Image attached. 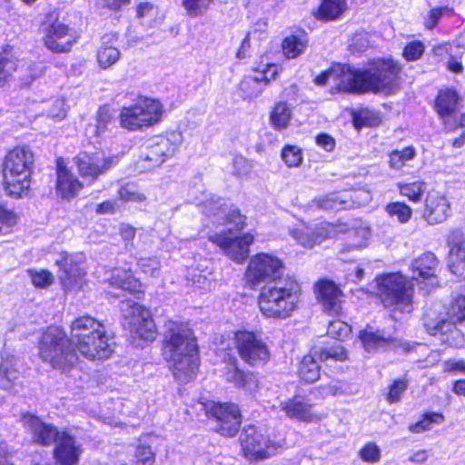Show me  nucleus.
I'll return each instance as SVG.
<instances>
[{
    "mask_svg": "<svg viewBox=\"0 0 465 465\" xmlns=\"http://www.w3.org/2000/svg\"><path fill=\"white\" fill-rule=\"evenodd\" d=\"M163 354L174 378L181 383L193 380L198 369V346L193 331L184 323L164 324Z\"/></svg>",
    "mask_w": 465,
    "mask_h": 465,
    "instance_id": "f257e3e1",
    "label": "nucleus"
},
{
    "mask_svg": "<svg viewBox=\"0 0 465 465\" xmlns=\"http://www.w3.org/2000/svg\"><path fill=\"white\" fill-rule=\"evenodd\" d=\"M205 211L212 218L213 223L229 226L228 232L212 234L209 240L218 245L232 261L238 263L245 261L249 257V247L253 242L254 237L250 233L241 237L232 234V230L243 229L245 216L242 215L237 208H228L221 200L206 204Z\"/></svg>",
    "mask_w": 465,
    "mask_h": 465,
    "instance_id": "f03ea898",
    "label": "nucleus"
},
{
    "mask_svg": "<svg viewBox=\"0 0 465 465\" xmlns=\"http://www.w3.org/2000/svg\"><path fill=\"white\" fill-rule=\"evenodd\" d=\"M398 71L392 60H375L366 69L342 71L337 87L341 92L357 94L381 93L391 88Z\"/></svg>",
    "mask_w": 465,
    "mask_h": 465,
    "instance_id": "7ed1b4c3",
    "label": "nucleus"
},
{
    "mask_svg": "<svg viewBox=\"0 0 465 465\" xmlns=\"http://www.w3.org/2000/svg\"><path fill=\"white\" fill-rule=\"evenodd\" d=\"M300 292L299 283L290 277L269 282L260 292L259 309L267 318L285 320L297 309Z\"/></svg>",
    "mask_w": 465,
    "mask_h": 465,
    "instance_id": "20e7f679",
    "label": "nucleus"
},
{
    "mask_svg": "<svg viewBox=\"0 0 465 465\" xmlns=\"http://www.w3.org/2000/svg\"><path fill=\"white\" fill-rule=\"evenodd\" d=\"M38 356L54 370L67 372L78 361L71 339L60 327L49 326L38 341Z\"/></svg>",
    "mask_w": 465,
    "mask_h": 465,
    "instance_id": "39448f33",
    "label": "nucleus"
},
{
    "mask_svg": "<svg viewBox=\"0 0 465 465\" xmlns=\"http://www.w3.org/2000/svg\"><path fill=\"white\" fill-rule=\"evenodd\" d=\"M34 153L25 146L15 147L3 164L5 190L8 195L21 197L30 187Z\"/></svg>",
    "mask_w": 465,
    "mask_h": 465,
    "instance_id": "423d86ee",
    "label": "nucleus"
},
{
    "mask_svg": "<svg viewBox=\"0 0 465 465\" xmlns=\"http://www.w3.org/2000/svg\"><path fill=\"white\" fill-rule=\"evenodd\" d=\"M376 295L385 308L410 312L412 306L413 285L400 272L376 277Z\"/></svg>",
    "mask_w": 465,
    "mask_h": 465,
    "instance_id": "0eeeda50",
    "label": "nucleus"
},
{
    "mask_svg": "<svg viewBox=\"0 0 465 465\" xmlns=\"http://www.w3.org/2000/svg\"><path fill=\"white\" fill-rule=\"evenodd\" d=\"M182 143L180 133L169 136H154L147 140L141 148L135 168L144 173L160 167L167 159L174 156Z\"/></svg>",
    "mask_w": 465,
    "mask_h": 465,
    "instance_id": "6e6552de",
    "label": "nucleus"
},
{
    "mask_svg": "<svg viewBox=\"0 0 465 465\" xmlns=\"http://www.w3.org/2000/svg\"><path fill=\"white\" fill-rule=\"evenodd\" d=\"M121 312L124 317L123 324L134 338H139L146 342L155 340L156 326L149 310L134 301L127 300L121 302Z\"/></svg>",
    "mask_w": 465,
    "mask_h": 465,
    "instance_id": "1a4fd4ad",
    "label": "nucleus"
},
{
    "mask_svg": "<svg viewBox=\"0 0 465 465\" xmlns=\"http://www.w3.org/2000/svg\"><path fill=\"white\" fill-rule=\"evenodd\" d=\"M282 262L274 256L260 253L252 257L246 271V281L248 285L254 289L260 283L265 284L284 280L282 278Z\"/></svg>",
    "mask_w": 465,
    "mask_h": 465,
    "instance_id": "9d476101",
    "label": "nucleus"
},
{
    "mask_svg": "<svg viewBox=\"0 0 465 465\" xmlns=\"http://www.w3.org/2000/svg\"><path fill=\"white\" fill-rule=\"evenodd\" d=\"M239 442L243 456L250 461L266 460L276 452V447L261 428L248 425L242 430Z\"/></svg>",
    "mask_w": 465,
    "mask_h": 465,
    "instance_id": "9b49d317",
    "label": "nucleus"
},
{
    "mask_svg": "<svg viewBox=\"0 0 465 465\" xmlns=\"http://www.w3.org/2000/svg\"><path fill=\"white\" fill-rule=\"evenodd\" d=\"M235 347L240 358L251 366L263 365L270 359V351L266 342L260 334L253 331H237Z\"/></svg>",
    "mask_w": 465,
    "mask_h": 465,
    "instance_id": "f8f14e48",
    "label": "nucleus"
},
{
    "mask_svg": "<svg viewBox=\"0 0 465 465\" xmlns=\"http://www.w3.org/2000/svg\"><path fill=\"white\" fill-rule=\"evenodd\" d=\"M207 416L215 421L214 430L224 437H234L242 424L239 407L231 402H213L206 407Z\"/></svg>",
    "mask_w": 465,
    "mask_h": 465,
    "instance_id": "ddd939ff",
    "label": "nucleus"
},
{
    "mask_svg": "<svg viewBox=\"0 0 465 465\" xmlns=\"http://www.w3.org/2000/svg\"><path fill=\"white\" fill-rule=\"evenodd\" d=\"M43 32L45 45L55 53L70 51L75 42L72 30L55 14H50L43 23Z\"/></svg>",
    "mask_w": 465,
    "mask_h": 465,
    "instance_id": "4468645a",
    "label": "nucleus"
},
{
    "mask_svg": "<svg viewBox=\"0 0 465 465\" xmlns=\"http://www.w3.org/2000/svg\"><path fill=\"white\" fill-rule=\"evenodd\" d=\"M371 200V193L364 189L333 192L314 202L324 210H347L367 204Z\"/></svg>",
    "mask_w": 465,
    "mask_h": 465,
    "instance_id": "2eb2a0df",
    "label": "nucleus"
},
{
    "mask_svg": "<svg viewBox=\"0 0 465 465\" xmlns=\"http://www.w3.org/2000/svg\"><path fill=\"white\" fill-rule=\"evenodd\" d=\"M117 162V156H106L98 152L93 153L82 152L74 158L80 175L91 183L107 173L116 165Z\"/></svg>",
    "mask_w": 465,
    "mask_h": 465,
    "instance_id": "dca6fc26",
    "label": "nucleus"
},
{
    "mask_svg": "<svg viewBox=\"0 0 465 465\" xmlns=\"http://www.w3.org/2000/svg\"><path fill=\"white\" fill-rule=\"evenodd\" d=\"M272 409L284 412L286 417L292 420L305 422L320 420V417L312 411V405L302 396H295L285 401H281L278 405H273Z\"/></svg>",
    "mask_w": 465,
    "mask_h": 465,
    "instance_id": "f3484780",
    "label": "nucleus"
},
{
    "mask_svg": "<svg viewBox=\"0 0 465 465\" xmlns=\"http://www.w3.org/2000/svg\"><path fill=\"white\" fill-rule=\"evenodd\" d=\"M106 332L104 325L91 316H82L71 323L70 339L72 343L82 342L85 345V340L100 338Z\"/></svg>",
    "mask_w": 465,
    "mask_h": 465,
    "instance_id": "a211bd4d",
    "label": "nucleus"
},
{
    "mask_svg": "<svg viewBox=\"0 0 465 465\" xmlns=\"http://www.w3.org/2000/svg\"><path fill=\"white\" fill-rule=\"evenodd\" d=\"M450 213V204L444 195L438 192L428 193L422 217L429 224L435 225L445 222Z\"/></svg>",
    "mask_w": 465,
    "mask_h": 465,
    "instance_id": "6ab92c4d",
    "label": "nucleus"
},
{
    "mask_svg": "<svg viewBox=\"0 0 465 465\" xmlns=\"http://www.w3.org/2000/svg\"><path fill=\"white\" fill-rule=\"evenodd\" d=\"M22 422L33 433L34 440L42 445L56 444L62 435L54 426L42 422L30 413L23 414Z\"/></svg>",
    "mask_w": 465,
    "mask_h": 465,
    "instance_id": "aec40b11",
    "label": "nucleus"
},
{
    "mask_svg": "<svg viewBox=\"0 0 465 465\" xmlns=\"http://www.w3.org/2000/svg\"><path fill=\"white\" fill-rule=\"evenodd\" d=\"M55 263L61 270L59 277L64 289L71 290L82 286L84 273L72 255L62 252L58 254Z\"/></svg>",
    "mask_w": 465,
    "mask_h": 465,
    "instance_id": "412c9836",
    "label": "nucleus"
},
{
    "mask_svg": "<svg viewBox=\"0 0 465 465\" xmlns=\"http://www.w3.org/2000/svg\"><path fill=\"white\" fill-rule=\"evenodd\" d=\"M276 74L275 65H270L266 71L256 72L254 75L245 76L240 83L242 96L244 99L258 97L271 80L275 78Z\"/></svg>",
    "mask_w": 465,
    "mask_h": 465,
    "instance_id": "4be33fe9",
    "label": "nucleus"
},
{
    "mask_svg": "<svg viewBox=\"0 0 465 465\" xmlns=\"http://www.w3.org/2000/svg\"><path fill=\"white\" fill-rule=\"evenodd\" d=\"M84 347L82 342L73 344L75 352L78 351L83 357L91 361H100L108 359L112 352L113 348L110 343V339L107 333L102 335L100 338H90L84 341Z\"/></svg>",
    "mask_w": 465,
    "mask_h": 465,
    "instance_id": "5701e85b",
    "label": "nucleus"
},
{
    "mask_svg": "<svg viewBox=\"0 0 465 465\" xmlns=\"http://www.w3.org/2000/svg\"><path fill=\"white\" fill-rule=\"evenodd\" d=\"M317 298L325 312L331 314H339L341 310V291L332 281L320 280L315 284Z\"/></svg>",
    "mask_w": 465,
    "mask_h": 465,
    "instance_id": "b1692460",
    "label": "nucleus"
},
{
    "mask_svg": "<svg viewBox=\"0 0 465 465\" xmlns=\"http://www.w3.org/2000/svg\"><path fill=\"white\" fill-rule=\"evenodd\" d=\"M82 451L81 446L76 445L74 437L62 432L54 449V458L58 465H77Z\"/></svg>",
    "mask_w": 465,
    "mask_h": 465,
    "instance_id": "393cba45",
    "label": "nucleus"
},
{
    "mask_svg": "<svg viewBox=\"0 0 465 465\" xmlns=\"http://www.w3.org/2000/svg\"><path fill=\"white\" fill-rule=\"evenodd\" d=\"M83 187L82 183L60 162H57L56 189L63 198L74 197Z\"/></svg>",
    "mask_w": 465,
    "mask_h": 465,
    "instance_id": "a878e982",
    "label": "nucleus"
},
{
    "mask_svg": "<svg viewBox=\"0 0 465 465\" xmlns=\"http://www.w3.org/2000/svg\"><path fill=\"white\" fill-rule=\"evenodd\" d=\"M440 304H434L433 307L428 308L423 315V324L428 333L435 335L439 331L451 330V323L448 322L447 317L441 312Z\"/></svg>",
    "mask_w": 465,
    "mask_h": 465,
    "instance_id": "bb28decb",
    "label": "nucleus"
},
{
    "mask_svg": "<svg viewBox=\"0 0 465 465\" xmlns=\"http://www.w3.org/2000/svg\"><path fill=\"white\" fill-rule=\"evenodd\" d=\"M438 259L432 252H425L416 258L411 263L412 279H430L435 276Z\"/></svg>",
    "mask_w": 465,
    "mask_h": 465,
    "instance_id": "cd10ccee",
    "label": "nucleus"
},
{
    "mask_svg": "<svg viewBox=\"0 0 465 465\" xmlns=\"http://www.w3.org/2000/svg\"><path fill=\"white\" fill-rule=\"evenodd\" d=\"M137 106L142 109L141 117L144 126L153 125L161 120L163 111L159 101L143 98L137 102Z\"/></svg>",
    "mask_w": 465,
    "mask_h": 465,
    "instance_id": "c85d7f7f",
    "label": "nucleus"
},
{
    "mask_svg": "<svg viewBox=\"0 0 465 465\" xmlns=\"http://www.w3.org/2000/svg\"><path fill=\"white\" fill-rule=\"evenodd\" d=\"M111 37L104 36L101 46L97 49L96 60L101 69L111 68L121 57L119 49L111 43Z\"/></svg>",
    "mask_w": 465,
    "mask_h": 465,
    "instance_id": "c756f323",
    "label": "nucleus"
},
{
    "mask_svg": "<svg viewBox=\"0 0 465 465\" xmlns=\"http://www.w3.org/2000/svg\"><path fill=\"white\" fill-rule=\"evenodd\" d=\"M318 351H313L303 357L299 365L298 375L300 379L308 383H312L320 378L321 367L316 360Z\"/></svg>",
    "mask_w": 465,
    "mask_h": 465,
    "instance_id": "7c9ffc66",
    "label": "nucleus"
},
{
    "mask_svg": "<svg viewBox=\"0 0 465 465\" xmlns=\"http://www.w3.org/2000/svg\"><path fill=\"white\" fill-rule=\"evenodd\" d=\"M354 235L361 239L342 245L338 251V258L342 262L352 261L354 258L353 253L367 245L370 232L366 229H361L360 231L355 232Z\"/></svg>",
    "mask_w": 465,
    "mask_h": 465,
    "instance_id": "2f4dec72",
    "label": "nucleus"
},
{
    "mask_svg": "<svg viewBox=\"0 0 465 465\" xmlns=\"http://www.w3.org/2000/svg\"><path fill=\"white\" fill-rule=\"evenodd\" d=\"M112 284L121 288L129 292H135L139 287L140 282L136 280L130 270L115 268L111 276Z\"/></svg>",
    "mask_w": 465,
    "mask_h": 465,
    "instance_id": "473e14b6",
    "label": "nucleus"
},
{
    "mask_svg": "<svg viewBox=\"0 0 465 465\" xmlns=\"http://www.w3.org/2000/svg\"><path fill=\"white\" fill-rule=\"evenodd\" d=\"M458 106V94L454 90L441 91L436 101V110L440 117H448Z\"/></svg>",
    "mask_w": 465,
    "mask_h": 465,
    "instance_id": "72a5a7b5",
    "label": "nucleus"
},
{
    "mask_svg": "<svg viewBox=\"0 0 465 465\" xmlns=\"http://www.w3.org/2000/svg\"><path fill=\"white\" fill-rule=\"evenodd\" d=\"M292 116V109L287 103L280 102L275 104L270 115L272 125L276 130H284L289 124Z\"/></svg>",
    "mask_w": 465,
    "mask_h": 465,
    "instance_id": "f704fd0d",
    "label": "nucleus"
},
{
    "mask_svg": "<svg viewBox=\"0 0 465 465\" xmlns=\"http://www.w3.org/2000/svg\"><path fill=\"white\" fill-rule=\"evenodd\" d=\"M142 109H139L137 103L129 107H124L120 114L122 127L128 130H137L144 126L141 117Z\"/></svg>",
    "mask_w": 465,
    "mask_h": 465,
    "instance_id": "c9c22d12",
    "label": "nucleus"
},
{
    "mask_svg": "<svg viewBox=\"0 0 465 465\" xmlns=\"http://www.w3.org/2000/svg\"><path fill=\"white\" fill-rule=\"evenodd\" d=\"M18 60L10 52L0 53V87L5 86L17 70Z\"/></svg>",
    "mask_w": 465,
    "mask_h": 465,
    "instance_id": "e433bc0d",
    "label": "nucleus"
},
{
    "mask_svg": "<svg viewBox=\"0 0 465 465\" xmlns=\"http://www.w3.org/2000/svg\"><path fill=\"white\" fill-rule=\"evenodd\" d=\"M359 338L368 352H373L379 348L384 347L390 341V337H385L381 331L370 330L361 331Z\"/></svg>",
    "mask_w": 465,
    "mask_h": 465,
    "instance_id": "4c0bfd02",
    "label": "nucleus"
},
{
    "mask_svg": "<svg viewBox=\"0 0 465 465\" xmlns=\"http://www.w3.org/2000/svg\"><path fill=\"white\" fill-rule=\"evenodd\" d=\"M344 0H323L318 10V18L321 20H334L345 10Z\"/></svg>",
    "mask_w": 465,
    "mask_h": 465,
    "instance_id": "58836bf2",
    "label": "nucleus"
},
{
    "mask_svg": "<svg viewBox=\"0 0 465 465\" xmlns=\"http://www.w3.org/2000/svg\"><path fill=\"white\" fill-rule=\"evenodd\" d=\"M293 238L302 246L312 248L316 244H320L325 235L319 229L306 228L304 230H294L292 232Z\"/></svg>",
    "mask_w": 465,
    "mask_h": 465,
    "instance_id": "ea45409f",
    "label": "nucleus"
},
{
    "mask_svg": "<svg viewBox=\"0 0 465 465\" xmlns=\"http://www.w3.org/2000/svg\"><path fill=\"white\" fill-rule=\"evenodd\" d=\"M114 124L115 123L110 110L106 107H102L97 114L96 124L90 126L89 132L93 133L96 137H101L106 131L111 130Z\"/></svg>",
    "mask_w": 465,
    "mask_h": 465,
    "instance_id": "a19ab883",
    "label": "nucleus"
},
{
    "mask_svg": "<svg viewBox=\"0 0 465 465\" xmlns=\"http://www.w3.org/2000/svg\"><path fill=\"white\" fill-rule=\"evenodd\" d=\"M307 40L297 35L287 36L282 42V51L284 55L289 58H296L302 54L307 47Z\"/></svg>",
    "mask_w": 465,
    "mask_h": 465,
    "instance_id": "79ce46f5",
    "label": "nucleus"
},
{
    "mask_svg": "<svg viewBox=\"0 0 465 465\" xmlns=\"http://www.w3.org/2000/svg\"><path fill=\"white\" fill-rule=\"evenodd\" d=\"M447 320L451 323L452 332L458 333L454 323L465 320V296L455 298L450 304L448 312H446Z\"/></svg>",
    "mask_w": 465,
    "mask_h": 465,
    "instance_id": "37998d69",
    "label": "nucleus"
},
{
    "mask_svg": "<svg viewBox=\"0 0 465 465\" xmlns=\"http://www.w3.org/2000/svg\"><path fill=\"white\" fill-rule=\"evenodd\" d=\"M385 211L388 215L401 223H408L412 215L411 208L404 203L394 202L390 203L385 206Z\"/></svg>",
    "mask_w": 465,
    "mask_h": 465,
    "instance_id": "c03bdc74",
    "label": "nucleus"
},
{
    "mask_svg": "<svg viewBox=\"0 0 465 465\" xmlns=\"http://www.w3.org/2000/svg\"><path fill=\"white\" fill-rule=\"evenodd\" d=\"M399 188L401 194L412 202H419L426 190L425 183L420 181L400 184Z\"/></svg>",
    "mask_w": 465,
    "mask_h": 465,
    "instance_id": "a18cd8bd",
    "label": "nucleus"
},
{
    "mask_svg": "<svg viewBox=\"0 0 465 465\" xmlns=\"http://www.w3.org/2000/svg\"><path fill=\"white\" fill-rule=\"evenodd\" d=\"M413 147H406L401 151L395 150L390 154V165L394 169H401L408 161L415 157Z\"/></svg>",
    "mask_w": 465,
    "mask_h": 465,
    "instance_id": "49530a36",
    "label": "nucleus"
},
{
    "mask_svg": "<svg viewBox=\"0 0 465 465\" xmlns=\"http://www.w3.org/2000/svg\"><path fill=\"white\" fill-rule=\"evenodd\" d=\"M444 420L441 413L430 412L424 416V419L410 426V430L413 433H420L430 430L432 423L440 424Z\"/></svg>",
    "mask_w": 465,
    "mask_h": 465,
    "instance_id": "de8ad7c7",
    "label": "nucleus"
},
{
    "mask_svg": "<svg viewBox=\"0 0 465 465\" xmlns=\"http://www.w3.org/2000/svg\"><path fill=\"white\" fill-rule=\"evenodd\" d=\"M318 358L326 361L329 360H333L336 361H344L347 360V351L344 347L337 343L331 347L322 349L321 351H318Z\"/></svg>",
    "mask_w": 465,
    "mask_h": 465,
    "instance_id": "09e8293b",
    "label": "nucleus"
},
{
    "mask_svg": "<svg viewBox=\"0 0 465 465\" xmlns=\"http://www.w3.org/2000/svg\"><path fill=\"white\" fill-rule=\"evenodd\" d=\"M214 0H182L188 15L196 17L204 14Z\"/></svg>",
    "mask_w": 465,
    "mask_h": 465,
    "instance_id": "8fccbe9b",
    "label": "nucleus"
},
{
    "mask_svg": "<svg viewBox=\"0 0 465 465\" xmlns=\"http://www.w3.org/2000/svg\"><path fill=\"white\" fill-rule=\"evenodd\" d=\"M282 159L288 167H297L302 162V153L297 146L286 145L282 151Z\"/></svg>",
    "mask_w": 465,
    "mask_h": 465,
    "instance_id": "3c124183",
    "label": "nucleus"
},
{
    "mask_svg": "<svg viewBox=\"0 0 465 465\" xmlns=\"http://www.w3.org/2000/svg\"><path fill=\"white\" fill-rule=\"evenodd\" d=\"M351 332V327L340 320L331 322L327 328L328 335L337 340H343L349 337Z\"/></svg>",
    "mask_w": 465,
    "mask_h": 465,
    "instance_id": "603ef678",
    "label": "nucleus"
},
{
    "mask_svg": "<svg viewBox=\"0 0 465 465\" xmlns=\"http://www.w3.org/2000/svg\"><path fill=\"white\" fill-rule=\"evenodd\" d=\"M465 262V246L450 248L449 267L453 273H458Z\"/></svg>",
    "mask_w": 465,
    "mask_h": 465,
    "instance_id": "864d4df0",
    "label": "nucleus"
},
{
    "mask_svg": "<svg viewBox=\"0 0 465 465\" xmlns=\"http://www.w3.org/2000/svg\"><path fill=\"white\" fill-rule=\"evenodd\" d=\"M119 198L124 202L140 203L145 200V195L136 189L134 185L126 184L118 192Z\"/></svg>",
    "mask_w": 465,
    "mask_h": 465,
    "instance_id": "5fc2aeb1",
    "label": "nucleus"
},
{
    "mask_svg": "<svg viewBox=\"0 0 465 465\" xmlns=\"http://www.w3.org/2000/svg\"><path fill=\"white\" fill-rule=\"evenodd\" d=\"M361 459L369 463L378 462L381 459V450L373 442L367 443L359 452Z\"/></svg>",
    "mask_w": 465,
    "mask_h": 465,
    "instance_id": "6e6d98bb",
    "label": "nucleus"
},
{
    "mask_svg": "<svg viewBox=\"0 0 465 465\" xmlns=\"http://www.w3.org/2000/svg\"><path fill=\"white\" fill-rule=\"evenodd\" d=\"M135 465H153L154 462V453L152 451L151 447L140 444L135 450Z\"/></svg>",
    "mask_w": 465,
    "mask_h": 465,
    "instance_id": "4d7b16f0",
    "label": "nucleus"
},
{
    "mask_svg": "<svg viewBox=\"0 0 465 465\" xmlns=\"http://www.w3.org/2000/svg\"><path fill=\"white\" fill-rule=\"evenodd\" d=\"M252 169V163L243 156H236L232 161V173L235 176L242 177L249 174Z\"/></svg>",
    "mask_w": 465,
    "mask_h": 465,
    "instance_id": "13d9d810",
    "label": "nucleus"
},
{
    "mask_svg": "<svg viewBox=\"0 0 465 465\" xmlns=\"http://www.w3.org/2000/svg\"><path fill=\"white\" fill-rule=\"evenodd\" d=\"M424 50L425 46L420 41H413L405 46L403 50V56L408 61H415L422 55Z\"/></svg>",
    "mask_w": 465,
    "mask_h": 465,
    "instance_id": "bf43d9fd",
    "label": "nucleus"
},
{
    "mask_svg": "<svg viewBox=\"0 0 465 465\" xmlns=\"http://www.w3.org/2000/svg\"><path fill=\"white\" fill-rule=\"evenodd\" d=\"M143 272L155 277L160 270V262L156 258H141L138 262Z\"/></svg>",
    "mask_w": 465,
    "mask_h": 465,
    "instance_id": "052dcab7",
    "label": "nucleus"
},
{
    "mask_svg": "<svg viewBox=\"0 0 465 465\" xmlns=\"http://www.w3.org/2000/svg\"><path fill=\"white\" fill-rule=\"evenodd\" d=\"M31 280L35 287L45 288L50 286L54 282V277L47 271L31 272Z\"/></svg>",
    "mask_w": 465,
    "mask_h": 465,
    "instance_id": "680f3d73",
    "label": "nucleus"
},
{
    "mask_svg": "<svg viewBox=\"0 0 465 465\" xmlns=\"http://www.w3.org/2000/svg\"><path fill=\"white\" fill-rule=\"evenodd\" d=\"M226 379L229 381L233 382L238 387H244L248 375H246L242 370L236 366H232L226 372Z\"/></svg>",
    "mask_w": 465,
    "mask_h": 465,
    "instance_id": "e2e57ef3",
    "label": "nucleus"
},
{
    "mask_svg": "<svg viewBox=\"0 0 465 465\" xmlns=\"http://www.w3.org/2000/svg\"><path fill=\"white\" fill-rule=\"evenodd\" d=\"M320 390L324 396H338L342 395L347 391L345 383L341 381H334L322 385Z\"/></svg>",
    "mask_w": 465,
    "mask_h": 465,
    "instance_id": "0e129e2a",
    "label": "nucleus"
},
{
    "mask_svg": "<svg viewBox=\"0 0 465 465\" xmlns=\"http://www.w3.org/2000/svg\"><path fill=\"white\" fill-rule=\"evenodd\" d=\"M48 116L53 119L62 120L66 115L65 101L64 99H55L48 110Z\"/></svg>",
    "mask_w": 465,
    "mask_h": 465,
    "instance_id": "69168bd1",
    "label": "nucleus"
},
{
    "mask_svg": "<svg viewBox=\"0 0 465 465\" xmlns=\"http://www.w3.org/2000/svg\"><path fill=\"white\" fill-rule=\"evenodd\" d=\"M407 384L403 381H396L390 388L387 400L390 402H396L401 399L402 392L406 390Z\"/></svg>",
    "mask_w": 465,
    "mask_h": 465,
    "instance_id": "338daca9",
    "label": "nucleus"
},
{
    "mask_svg": "<svg viewBox=\"0 0 465 465\" xmlns=\"http://www.w3.org/2000/svg\"><path fill=\"white\" fill-rule=\"evenodd\" d=\"M447 243L450 248L457 246H465V235L460 230H453L447 238Z\"/></svg>",
    "mask_w": 465,
    "mask_h": 465,
    "instance_id": "774afa93",
    "label": "nucleus"
}]
</instances>
